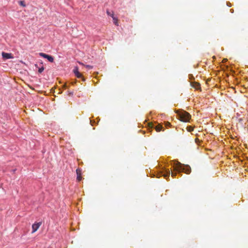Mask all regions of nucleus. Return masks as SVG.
Returning <instances> with one entry per match:
<instances>
[{
    "mask_svg": "<svg viewBox=\"0 0 248 248\" xmlns=\"http://www.w3.org/2000/svg\"><path fill=\"white\" fill-rule=\"evenodd\" d=\"M39 55L43 58L47 59L50 62H52L54 61V58L51 56L48 55L44 53H40Z\"/></svg>",
    "mask_w": 248,
    "mask_h": 248,
    "instance_id": "nucleus-3",
    "label": "nucleus"
},
{
    "mask_svg": "<svg viewBox=\"0 0 248 248\" xmlns=\"http://www.w3.org/2000/svg\"><path fill=\"white\" fill-rule=\"evenodd\" d=\"M107 14L108 16H111L113 17L114 16V13L113 11H109V10H107Z\"/></svg>",
    "mask_w": 248,
    "mask_h": 248,
    "instance_id": "nucleus-11",
    "label": "nucleus"
},
{
    "mask_svg": "<svg viewBox=\"0 0 248 248\" xmlns=\"http://www.w3.org/2000/svg\"><path fill=\"white\" fill-rule=\"evenodd\" d=\"M79 64H80V65H84L85 66V65H84L82 62H78Z\"/></svg>",
    "mask_w": 248,
    "mask_h": 248,
    "instance_id": "nucleus-20",
    "label": "nucleus"
},
{
    "mask_svg": "<svg viewBox=\"0 0 248 248\" xmlns=\"http://www.w3.org/2000/svg\"><path fill=\"white\" fill-rule=\"evenodd\" d=\"M187 129L189 132H191L193 130L194 128L193 127L189 126L187 127Z\"/></svg>",
    "mask_w": 248,
    "mask_h": 248,
    "instance_id": "nucleus-13",
    "label": "nucleus"
},
{
    "mask_svg": "<svg viewBox=\"0 0 248 248\" xmlns=\"http://www.w3.org/2000/svg\"><path fill=\"white\" fill-rule=\"evenodd\" d=\"M75 76L78 78H82V76L81 75V74H80V73H78L77 74L75 75Z\"/></svg>",
    "mask_w": 248,
    "mask_h": 248,
    "instance_id": "nucleus-15",
    "label": "nucleus"
},
{
    "mask_svg": "<svg viewBox=\"0 0 248 248\" xmlns=\"http://www.w3.org/2000/svg\"><path fill=\"white\" fill-rule=\"evenodd\" d=\"M76 173H77V180L79 182L80 181L82 178L81 176V169L80 168H78L76 170Z\"/></svg>",
    "mask_w": 248,
    "mask_h": 248,
    "instance_id": "nucleus-5",
    "label": "nucleus"
},
{
    "mask_svg": "<svg viewBox=\"0 0 248 248\" xmlns=\"http://www.w3.org/2000/svg\"><path fill=\"white\" fill-rule=\"evenodd\" d=\"M44 70V68L43 67H42L41 68H40L38 70V72L39 73H41Z\"/></svg>",
    "mask_w": 248,
    "mask_h": 248,
    "instance_id": "nucleus-16",
    "label": "nucleus"
},
{
    "mask_svg": "<svg viewBox=\"0 0 248 248\" xmlns=\"http://www.w3.org/2000/svg\"><path fill=\"white\" fill-rule=\"evenodd\" d=\"M41 224H42V222H41L36 223L32 224V231L31 233H33L34 232H35L39 229V228L41 225Z\"/></svg>",
    "mask_w": 248,
    "mask_h": 248,
    "instance_id": "nucleus-4",
    "label": "nucleus"
},
{
    "mask_svg": "<svg viewBox=\"0 0 248 248\" xmlns=\"http://www.w3.org/2000/svg\"><path fill=\"white\" fill-rule=\"evenodd\" d=\"M163 176L165 178L167 179L168 177H169L170 175V171L169 169H165L163 171Z\"/></svg>",
    "mask_w": 248,
    "mask_h": 248,
    "instance_id": "nucleus-6",
    "label": "nucleus"
},
{
    "mask_svg": "<svg viewBox=\"0 0 248 248\" xmlns=\"http://www.w3.org/2000/svg\"><path fill=\"white\" fill-rule=\"evenodd\" d=\"M192 86H193L194 88H195L196 89H197V90H198L199 89H200V83H197V82L194 83L193 84Z\"/></svg>",
    "mask_w": 248,
    "mask_h": 248,
    "instance_id": "nucleus-9",
    "label": "nucleus"
},
{
    "mask_svg": "<svg viewBox=\"0 0 248 248\" xmlns=\"http://www.w3.org/2000/svg\"><path fill=\"white\" fill-rule=\"evenodd\" d=\"M85 66L89 69H92L93 67V66L90 65H85Z\"/></svg>",
    "mask_w": 248,
    "mask_h": 248,
    "instance_id": "nucleus-17",
    "label": "nucleus"
},
{
    "mask_svg": "<svg viewBox=\"0 0 248 248\" xmlns=\"http://www.w3.org/2000/svg\"><path fill=\"white\" fill-rule=\"evenodd\" d=\"M63 87H64V88H66V84H64V85H63Z\"/></svg>",
    "mask_w": 248,
    "mask_h": 248,
    "instance_id": "nucleus-21",
    "label": "nucleus"
},
{
    "mask_svg": "<svg viewBox=\"0 0 248 248\" xmlns=\"http://www.w3.org/2000/svg\"><path fill=\"white\" fill-rule=\"evenodd\" d=\"M2 57L5 59H12L13 58V57L12 55V54L7 53L4 52H2Z\"/></svg>",
    "mask_w": 248,
    "mask_h": 248,
    "instance_id": "nucleus-7",
    "label": "nucleus"
},
{
    "mask_svg": "<svg viewBox=\"0 0 248 248\" xmlns=\"http://www.w3.org/2000/svg\"><path fill=\"white\" fill-rule=\"evenodd\" d=\"M73 72L74 73L75 75L79 73L78 71V68L77 67H76L73 70Z\"/></svg>",
    "mask_w": 248,
    "mask_h": 248,
    "instance_id": "nucleus-12",
    "label": "nucleus"
},
{
    "mask_svg": "<svg viewBox=\"0 0 248 248\" xmlns=\"http://www.w3.org/2000/svg\"><path fill=\"white\" fill-rule=\"evenodd\" d=\"M112 18H113V23L116 26H118L119 25L118 18L117 17H115L114 16Z\"/></svg>",
    "mask_w": 248,
    "mask_h": 248,
    "instance_id": "nucleus-10",
    "label": "nucleus"
},
{
    "mask_svg": "<svg viewBox=\"0 0 248 248\" xmlns=\"http://www.w3.org/2000/svg\"><path fill=\"white\" fill-rule=\"evenodd\" d=\"M19 4L23 6V7H25L26 6V4L25 3V2L24 1H20L19 2Z\"/></svg>",
    "mask_w": 248,
    "mask_h": 248,
    "instance_id": "nucleus-14",
    "label": "nucleus"
},
{
    "mask_svg": "<svg viewBox=\"0 0 248 248\" xmlns=\"http://www.w3.org/2000/svg\"><path fill=\"white\" fill-rule=\"evenodd\" d=\"M170 124L168 122H167L165 123V126H170Z\"/></svg>",
    "mask_w": 248,
    "mask_h": 248,
    "instance_id": "nucleus-18",
    "label": "nucleus"
},
{
    "mask_svg": "<svg viewBox=\"0 0 248 248\" xmlns=\"http://www.w3.org/2000/svg\"><path fill=\"white\" fill-rule=\"evenodd\" d=\"M151 127L154 128L157 132H160L163 128L162 126L160 124L154 125V124H152Z\"/></svg>",
    "mask_w": 248,
    "mask_h": 248,
    "instance_id": "nucleus-8",
    "label": "nucleus"
},
{
    "mask_svg": "<svg viewBox=\"0 0 248 248\" xmlns=\"http://www.w3.org/2000/svg\"><path fill=\"white\" fill-rule=\"evenodd\" d=\"M180 120L184 122H188L191 118L190 114L187 112L183 110L179 114Z\"/></svg>",
    "mask_w": 248,
    "mask_h": 248,
    "instance_id": "nucleus-2",
    "label": "nucleus"
},
{
    "mask_svg": "<svg viewBox=\"0 0 248 248\" xmlns=\"http://www.w3.org/2000/svg\"><path fill=\"white\" fill-rule=\"evenodd\" d=\"M174 170L178 172H184L186 174H189L191 172V168L188 165H184L179 162H175L173 164Z\"/></svg>",
    "mask_w": 248,
    "mask_h": 248,
    "instance_id": "nucleus-1",
    "label": "nucleus"
},
{
    "mask_svg": "<svg viewBox=\"0 0 248 248\" xmlns=\"http://www.w3.org/2000/svg\"><path fill=\"white\" fill-rule=\"evenodd\" d=\"M176 174V172H171V176L174 177Z\"/></svg>",
    "mask_w": 248,
    "mask_h": 248,
    "instance_id": "nucleus-19",
    "label": "nucleus"
}]
</instances>
